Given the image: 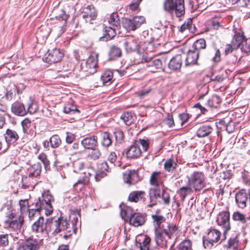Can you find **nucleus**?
Returning a JSON list of instances; mask_svg holds the SVG:
<instances>
[{
  "instance_id": "nucleus-1",
  "label": "nucleus",
  "mask_w": 250,
  "mask_h": 250,
  "mask_svg": "<svg viewBox=\"0 0 250 250\" xmlns=\"http://www.w3.org/2000/svg\"><path fill=\"white\" fill-rule=\"evenodd\" d=\"M156 244L164 248H173L177 241L178 229L174 224L166 221L162 215H152Z\"/></svg>"
},
{
  "instance_id": "nucleus-2",
  "label": "nucleus",
  "mask_w": 250,
  "mask_h": 250,
  "mask_svg": "<svg viewBox=\"0 0 250 250\" xmlns=\"http://www.w3.org/2000/svg\"><path fill=\"white\" fill-rule=\"evenodd\" d=\"M163 6L165 12L171 15L174 14L177 18L185 14L184 0H164Z\"/></svg>"
},
{
  "instance_id": "nucleus-3",
  "label": "nucleus",
  "mask_w": 250,
  "mask_h": 250,
  "mask_svg": "<svg viewBox=\"0 0 250 250\" xmlns=\"http://www.w3.org/2000/svg\"><path fill=\"white\" fill-rule=\"evenodd\" d=\"M53 201V196L48 192L42 193L41 197H39L35 204L37 209H42L45 210L46 214H50L53 211L51 202Z\"/></svg>"
},
{
  "instance_id": "nucleus-4",
  "label": "nucleus",
  "mask_w": 250,
  "mask_h": 250,
  "mask_svg": "<svg viewBox=\"0 0 250 250\" xmlns=\"http://www.w3.org/2000/svg\"><path fill=\"white\" fill-rule=\"evenodd\" d=\"M205 176L202 172L194 171L188 177V183L196 191H200L205 186Z\"/></svg>"
},
{
  "instance_id": "nucleus-5",
  "label": "nucleus",
  "mask_w": 250,
  "mask_h": 250,
  "mask_svg": "<svg viewBox=\"0 0 250 250\" xmlns=\"http://www.w3.org/2000/svg\"><path fill=\"white\" fill-rule=\"evenodd\" d=\"M221 233L217 229H211L206 236L203 237V243L205 248L211 249L214 244L220 239Z\"/></svg>"
},
{
  "instance_id": "nucleus-6",
  "label": "nucleus",
  "mask_w": 250,
  "mask_h": 250,
  "mask_svg": "<svg viewBox=\"0 0 250 250\" xmlns=\"http://www.w3.org/2000/svg\"><path fill=\"white\" fill-rule=\"evenodd\" d=\"M216 222L223 229L224 235L230 229V213L228 209L219 212L216 217Z\"/></svg>"
},
{
  "instance_id": "nucleus-7",
  "label": "nucleus",
  "mask_w": 250,
  "mask_h": 250,
  "mask_svg": "<svg viewBox=\"0 0 250 250\" xmlns=\"http://www.w3.org/2000/svg\"><path fill=\"white\" fill-rule=\"evenodd\" d=\"M145 18L143 16H135L131 19H123L122 25L127 31H134L144 23Z\"/></svg>"
},
{
  "instance_id": "nucleus-8",
  "label": "nucleus",
  "mask_w": 250,
  "mask_h": 250,
  "mask_svg": "<svg viewBox=\"0 0 250 250\" xmlns=\"http://www.w3.org/2000/svg\"><path fill=\"white\" fill-rule=\"evenodd\" d=\"M63 56V53L59 49L54 48L49 50L43 60L45 62L55 63L60 62Z\"/></svg>"
},
{
  "instance_id": "nucleus-9",
  "label": "nucleus",
  "mask_w": 250,
  "mask_h": 250,
  "mask_svg": "<svg viewBox=\"0 0 250 250\" xmlns=\"http://www.w3.org/2000/svg\"><path fill=\"white\" fill-rule=\"evenodd\" d=\"M82 17L86 22L91 24L92 21L94 20L97 16V12L93 5H88L82 8Z\"/></svg>"
},
{
  "instance_id": "nucleus-10",
  "label": "nucleus",
  "mask_w": 250,
  "mask_h": 250,
  "mask_svg": "<svg viewBox=\"0 0 250 250\" xmlns=\"http://www.w3.org/2000/svg\"><path fill=\"white\" fill-rule=\"evenodd\" d=\"M24 223V218L22 216L15 218L14 220H6L4 222L3 226L6 229L14 231L20 230Z\"/></svg>"
},
{
  "instance_id": "nucleus-11",
  "label": "nucleus",
  "mask_w": 250,
  "mask_h": 250,
  "mask_svg": "<svg viewBox=\"0 0 250 250\" xmlns=\"http://www.w3.org/2000/svg\"><path fill=\"white\" fill-rule=\"evenodd\" d=\"M142 151L139 146L134 144L130 146L128 148L125 149L123 154H125L126 157L128 159H137L141 155Z\"/></svg>"
},
{
  "instance_id": "nucleus-12",
  "label": "nucleus",
  "mask_w": 250,
  "mask_h": 250,
  "mask_svg": "<svg viewBox=\"0 0 250 250\" xmlns=\"http://www.w3.org/2000/svg\"><path fill=\"white\" fill-rule=\"evenodd\" d=\"M98 54L96 52H93L89 57L86 62V70L90 74H94L97 71L98 66Z\"/></svg>"
},
{
  "instance_id": "nucleus-13",
  "label": "nucleus",
  "mask_w": 250,
  "mask_h": 250,
  "mask_svg": "<svg viewBox=\"0 0 250 250\" xmlns=\"http://www.w3.org/2000/svg\"><path fill=\"white\" fill-rule=\"evenodd\" d=\"M124 46L127 52H134L139 49L138 40L133 37L126 38L124 42Z\"/></svg>"
},
{
  "instance_id": "nucleus-14",
  "label": "nucleus",
  "mask_w": 250,
  "mask_h": 250,
  "mask_svg": "<svg viewBox=\"0 0 250 250\" xmlns=\"http://www.w3.org/2000/svg\"><path fill=\"white\" fill-rule=\"evenodd\" d=\"M110 168L107 162H103L98 165V169L94 175L96 181H99L101 178L106 175L107 172H109Z\"/></svg>"
},
{
  "instance_id": "nucleus-15",
  "label": "nucleus",
  "mask_w": 250,
  "mask_h": 250,
  "mask_svg": "<svg viewBox=\"0 0 250 250\" xmlns=\"http://www.w3.org/2000/svg\"><path fill=\"white\" fill-rule=\"evenodd\" d=\"M41 240L35 239L26 240L21 248V250H39Z\"/></svg>"
},
{
  "instance_id": "nucleus-16",
  "label": "nucleus",
  "mask_w": 250,
  "mask_h": 250,
  "mask_svg": "<svg viewBox=\"0 0 250 250\" xmlns=\"http://www.w3.org/2000/svg\"><path fill=\"white\" fill-rule=\"evenodd\" d=\"M199 54V52H197V51L194 50L192 48L190 49L187 54L185 60L186 66H191L196 64Z\"/></svg>"
},
{
  "instance_id": "nucleus-17",
  "label": "nucleus",
  "mask_w": 250,
  "mask_h": 250,
  "mask_svg": "<svg viewBox=\"0 0 250 250\" xmlns=\"http://www.w3.org/2000/svg\"><path fill=\"white\" fill-rule=\"evenodd\" d=\"M248 195L246 190L242 189L239 190L235 195V202L237 206L241 208H244L247 206Z\"/></svg>"
},
{
  "instance_id": "nucleus-18",
  "label": "nucleus",
  "mask_w": 250,
  "mask_h": 250,
  "mask_svg": "<svg viewBox=\"0 0 250 250\" xmlns=\"http://www.w3.org/2000/svg\"><path fill=\"white\" fill-rule=\"evenodd\" d=\"M60 222H59V218L55 219L53 218H48L47 219V229L46 231L52 232L53 234H56L60 231Z\"/></svg>"
},
{
  "instance_id": "nucleus-19",
  "label": "nucleus",
  "mask_w": 250,
  "mask_h": 250,
  "mask_svg": "<svg viewBox=\"0 0 250 250\" xmlns=\"http://www.w3.org/2000/svg\"><path fill=\"white\" fill-rule=\"evenodd\" d=\"M47 227V220L44 221V218L40 216L32 225V229L36 232L42 233L44 230L46 231Z\"/></svg>"
},
{
  "instance_id": "nucleus-20",
  "label": "nucleus",
  "mask_w": 250,
  "mask_h": 250,
  "mask_svg": "<svg viewBox=\"0 0 250 250\" xmlns=\"http://www.w3.org/2000/svg\"><path fill=\"white\" fill-rule=\"evenodd\" d=\"M206 59L212 61L215 63L219 62L221 60V52L217 48L214 47L209 50L206 55Z\"/></svg>"
},
{
  "instance_id": "nucleus-21",
  "label": "nucleus",
  "mask_w": 250,
  "mask_h": 250,
  "mask_svg": "<svg viewBox=\"0 0 250 250\" xmlns=\"http://www.w3.org/2000/svg\"><path fill=\"white\" fill-rule=\"evenodd\" d=\"M123 178L125 183L129 184H135L139 181L138 173L135 170L126 171L124 173Z\"/></svg>"
},
{
  "instance_id": "nucleus-22",
  "label": "nucleus",
  "mask_w": 250,
  "mask_h": 250,
  "mask_svg": "<svg viewBox=\"0 0 250 250\" xmlns=\"http://www.w3.org/2000/svg\"><path fill=\"white\" fill-rule=\"evenodd\" d=\"M5 142L9 147L11 145L16 143L19 137L17 132L13 130L7 129L4 134Z\"/></svg>"
},
{
  "instance_id": "nucleus-23",
  "label": "nucleus",
  "mask_w": 250,
  "mask_h": 250,
  "mask_svg": "<svg viewBox=\"0 0 250 250\" xmlns=\"http://www.w3.org/2000/svg\"><path fill=\"white\" fill-rule=\"evenodd\" d=\"M182 56L178 54L173 57L168 63V68L173 71L179 70L182 65Z\"/></svg>"
},
{
  "instance_id": "nucleus-24",
  "label": "nucleus",
  "mask_w": 250,
  "mask_h": 250,
  "mask_svg": "<svg viewBox=\"0 0 250 250\" xmlns=\"http://www.w3.org/2000/svg\"><path fill=\"white\" fill-rule=\"evenodd\" d=\"M11 111L12 113L18 116H24L27 113L24 104L18 101L14 102L11 105Z\"/></svg>"
},
{
  "instance_id": "nucleus-25",
  "label": "nucleus",
  "mask_w": 250,
  "mask_h": 250,
  "mask_svg": "<svg viewBox=\"0 0 250 250\" xmlns=\"http://www.w3.org/2000/svg\"><path fill=\"white\" fill-rule=\"evenodd\" d=\"M146 194L145 192L141 190L131 192L128 196V200L130 202H137L139 201L145 202L146 200Z\"/></svg>"
},
{
  "instance_id": "nucleus-26",
  "label": "nucleus",
  "mask_w": 250,
  "mask_h": 250,
  "mask_svg": "<svg viewBox=\"0 0 250 250\" xmlns=\"http://www.w3.org/2000/svg\"><path fill=\"white\" fill-rule=\"evenodd\" d=\"M166 62V59L162 57L161 59L151 60L148 63L146 64L147 67L151 68V71L155 72L158 69H163V63Z\"/></svg>"
},
{
  "instance_id": "nucleus-27",
  "label": "nucleus",
  "mask_w": 250,
  "mask_h": 250,
  "mask_svg": "<svg viewBox=\"0 0 250 250\" xmlns=\"http://www.w3.org/2000/svg\"><path fill=\"white\" fill-rule=\"evenodd\" d=\"M245 39L243 32L240 30L238 31H235L231 41V43L234 47H236V49H237L240 47L241 44L244 42Z\"/></svg>"
},
{
  "instance_id": "nucleus-28",
  "label": "nucleus",
  "mask_w": 250,
  "mask_h": 250,
  "mask_svg": "<svg viewBox=\"0 0 250 250\" xmlns=\"http://www.w3.org/2000/svg\"><path fill=\"white\" fill-rule=\"evenodd\" d=\"M129 221L131 225L134 227H138L145 223V218L143 215L139 213H134Z\"/></svg>"
},
{
  "instance_id": "nucleus-29",
  "label": "nucleus",
  "mask_w": 250,
  "mask_h": 250,
  "mask_svg": "<svg viewBox=\"0 0 250 250\" xmlns=\"http://www.w3.org/2000/svg\"><path fill=\"white\" fill-rule=\"evenodd\" d=\"M81 144L85 148L93 149L98 144L97 137L93 136L90 137H86L82 141Z\"/></svg>"
},
{
  "instance_id": "nucleus-30",
  "label": "nucleus",
  "mask_w": 250,
  "mask_h": 250,
  "mask_svg": "<svg viewBox=\"0 0 250 250\" xmlns=\"http://www.w3.org/2000/svg\"><path fill=\"white\" fill-rule=\"evenodd\" d=\"M161 197V191L156 188L151 189L149 193V204L147 205L149 207H152L157 204V199Z\"/></svg>"
},
{
  "instance_id": "nucleus-31",
  "label": "nucleus",
  "mask_w": 250,
  "mask_h": 250,
  "mask_svg": "<svg viewBox=\"0 0 250 250\" xmlns=\"http://www.w3.org/2000/svg\"><path fill=\"white\" fill-rule=\"evenodd\" d=\"M115 27H106L104 35L99 38V41H107L114 38L116 35V28Z\"/></svg>"
},
{
  "instance_id": "nucleus-32",
  "label": "nucleus",
  "mask_w": 250,
  "mask_h": 250,
  "mask_svg": "<svg viewBox=\"0 0 250 250\" xmlns=\"http://www.w3.org/2000/svg\"><path fill=\"white\" fill-rule=\"evenodd\" d=\"M41 166L40 163H36L31 166L28 170V176L29 178L36 177L40 175Z\"/></svg>"
},
{
  "instance_id": "nucleus-33",
  "label": "nucleus",
  "mask_w": 250,
  "mask_h": 250,
  "mask_svg": "<svg viewBox=\"0 0 250 250\" xmlns=\"http://www.w3.org/2000/svg\"><path fill=\"white\" fill-rule=\"evenodd\" d=\"M195 26L192 24V20L191 19H188L181 26L179 31L181 33H183L186 30H188L190 32L194 33L195 32Z\"/></svg>"
},
{
  "instance_id": "nucleus-34",
  "label": "nucleus",
  "mask_w": 250,
  "mask_h": 250,
  "mask_svg": "<svg viewBox=\"0 0 250 250\" xmlns=\"http://www.w3.org/2000/svg\"><path fill=\"white\" fill-rule=\"evenodd\" d=\"M63 112L66 114H75L79 113L80 111L77 108L76 105L73 104V101L70 100L63 107Z\"/></svg>"
},
{
  "instance_id": "nucleus-35",
  "label": "nucleus",
  "mask_w": 250,
  "mask_h": 250,
  "mask_svg": "<svg viewBox=\"0 0 250 250\" xmlns=\"http://www.w3.org/2000/svg\"><path fill=\"white\" fill-rule=\"evenodd\" d=\"M177 193L180 195L181 200L184 201L188 195L193 193V190L189 187H183L177 191Z\"/></svg>"
},
{
  "instance_id": "nucleus-36",
  "label": "nucleus",
  "mask_w": 250,
  "mask_h": 250,
  "mask_svg": "<svg viewBox=\"0 0 250 250\" xmlns=\"http://www.w3.org/2000/svg\"><path fill=\"white\" fill-rule=\"evenodd\" d=\"M206 42L204 39L201 38L196 40L192 45L191 48L200 53V51L206 48Z\"/></svg>"
},
{
  "instance_id": "nucleus-37",
  "label": "nucleus",
  "mask_w": 250,
  "mask_h": 250,
  "mask_svg": "<svg viewBox=\"0 0 250 250\" xmlns=\"http://www.w3.org/2000/svg\"><path fill=\"white\" fill-rule=\"evenodd\" d=\"M108 23L116 28L120 26V20L117 12H113L107 18Z\"/></svg>"
},
{
  "instance_id": "nucleus-38",
  "label": "nucleus",
  "mask_w": 250,
  "mask_h": 250,
  "mask_svg": "<svg viewBox=\"0 0 250 250\" xmlns=\"http://www.w3.org/2000/svg\"><path fill=\"white\" fill-rule=\"evenodd\" d=\"M221 103V99L217 95H213L209 99L207 102V105L212 108H217Z\"/></svg>"
},
{
  "instance_id": "nucleus-39",
  "label": "nucleus",
  "mask_w": 250,
  "mask_h": 250,
  "mask_svg": "<svg viewBox=\"0 0 250 250\" xmlns=\"http://www.w3.org/2000/svg\"><path fill=\"white\" fill-rule=\"evenodd\" d=\"M122 55L121 49L116 45H113L110 49L109 56L111 60L121 57Z\"/></svg>"
},
{
  "instance_id": "nucleus-40",
  "label": "nucleus",
  "mask_w": 250,
  "mask_h": 250,
  "mask_svg": "<svg viewBox=\"0 0 250 250\" xmlns=\"http://www.w3.org/2000/svg\"><path fill=\"white\" fill-rule=\"evenodd\" d=\"M212 131L210 126H201L197 131V135L199 137H204L208 135Z\"/></svg>"
},
{
  "instance_id": "nucleus-41",
  "label": "nucleus",
  "mask_w": 250,
  "mask_h": 250,
  "mask_svg": "<svg viewBox=\"0 0 250 250\" xmlns=\"http://www.w3.org/2000/svg\"><path fill=\"white\" fill-rule=\"evenodd\" d=\"M206 24L209 29L216 30L221 26L220 20L216 18H212L207 21Z\"/></svg>"
},
{
  "instance_id": "nucleus-42",
  "label": "nucleus",
  "mask_w": 250,
  "mask_h": 250,
  "mask_svg": "<svg viewBox=\"0 0 250 250\" xmlns=\"http://www.w3.org/2000/svg\"><path fill=\"white\" fill-rule=\"evenodd\" d=\"M133 214L132 208L129 207H125L121 211V215L125 221L129 220Z\"/></svg>"
},
{
  "instance_id": "nucleus-43",
  "label": "nucleus",
  "mask_w": 250,
  "mask_h": 250,
  "mask_svg": "<svg viewBox=\"0 0 250 250\" xmlns=\"http://www.w3.org/2000/svg\"><path fill=\"white\" fill-rule=\"evenodd\" d=\"M237 59V56L233 53L232 54L225 56L224 61L225 64L233 66L236 64Z\"/></svg>"
},
{
  "instance_id": "nucleus-44",
  "label": "nucleus",
  "mask_w": 250,
  "mask_h": 250,
  "mask_svg": "<svg viewBox=\"0 0 250 250\" xmlns=\"http://www.w3.org/2000/svg\"><path fill=\"white\" fill-rule=\"evenodd\" d=\"M232 218L234 221L239 222L242 224H245L247 222L246 215L238 211L233 212Z\"/></svg>"
},
{
  "instance_id": "nucleus-45",
  "label": "nucleus",
  "mask_w": 250,
  "mask_h": 250,
  "mask_svg": "<svg viewBox=\"0 0 250 250\" xmlns=\"http://www.w3.org/2000/svg\"><path fill=\"white\" fill-rule=\"evenodd\" d=\"M113 78V72L110 70L105 71L101 76V79L104 85H105L111 81Z\"/></svg>"
},
{
  "instance_id": "nucleus-46",
  "label": "nucleus",
  "mask_w": 250,
  "mask_h": 250,
  "mask_svg": "<svg viewBox=\"0 0 250 250\" xmlns=\"http://www.w3.org/2000/svg\"><path fill=\"white\" fill-rule=\"evenodd\" d=\"M31 178L28 176H24L22 178V188L24 189H33L34 185L31 182Z\"/></svg>"
},
{
  "instance_id": "nucleus-47",
  "label": "nucleus",
  "mask_w": 250,
  "mask_h": 250,
  "mask_svg": "<svg viewBox=\"0 0 250 250\" xmlns=\"http://www.w3.org/2000/svg\"><path fill=\"white\" fill-rule=\"evenodd\" d=\"M176 248L179 250H192V242L189 240H185Z\"/></svg>"
},
{
  "instance_id": "nucleus-48",
  "label": "nucleus",
  "mask_w": 250,
  "mask_h": 250,
  "mask_svg": "<svg viewBox=\"0 0 250 250\" xmlns=\"http://www.w3.org/2000/svg\"><path fill=\"white\" fill-rule=\"evenodd\" d=\"M51 147L57 148L61 144L62 141L58 135H52L49 140Z\"/></svg>"
},
{
  "instance_id": "nucleus-49",
  "label": "nucleus",
  "mask_w": 250,
  "mask_h": 250,
  "mask_svg": "<svg viewBox=\"0 0 250 250\" xmlns=\"http://www.w3.org/2000/svg\"><path fill=\"white\" fill-rule=\"evenodd\" d=\"M120 119L125 125H131L132 123V116L130 112L124 113L121 116Z\"/></svg>"
},
{
  "instance_id": "nucleus-50",
  "label": "nucleus",
  "mask_w": 250,
  "mask_h": 250,
  "mask_svg": "<svg viewBox=\"0 0 250 250\" xmlns=\"http://www.w3.org/2000/svg\"><path fill=\"white\" fill-rule=\"evenodd\" d=\"M77 213V212L71 213L69 217L70 219L71 225L72 226L71 228L73 229V232H74L75 233H76V231L77 229L75 226H77V223H78V216H79V214Z\"/></svg>"
},
{
  "instance_id": "nucleus-51",
  "label": "nucleus",
  "mask_w": 250,
  "mask_h": 250,
  "mask_svg": "<svg viewBox=\"0 0 250 250\" xmlns=\"http://www.w3.org/2000/svg\"><path fill=\"white\" fill-rule=\"evenodd\" d=\"M177 165V164L174 162L173 160L169 159L165 162L164 168L166 170L172 172L176 168Z\"/></svg>"
},
{
  "instance_id": "nucleus-52",
  "label": "nucleus",
  "mask_w": 250,
  "mask_h": 250,
  "mask_svg": "<svg viewBox=\"0 0 250 250\" xmlns=\"http://www.w3.org/2000/svg\"><path fill=\"white\" fill-rule=\"evenodd\" d=\"M229 249H237L239 248V240L237 237L230 238L228 243Z\"/></svg>"
},
{
  "instance_id": "nucleus-53",
  "label": "nucleus",
  "mask_w": 250,
  "mask_h": 250,
  "mask_svg": "<svg viewBox=\"0 0 250 250\" xmlns=\"http://www.w3.org/2000/svg\"><path fill=\"white\" fill-rule=\"evenodd\" d=\"M103 140L102 144L103 146L108 147L112 144L111 140L109 136V134L107 132H104L102 134Z\"/></svg>"
},
{
  "instance_id": "nucleus-54",
  "label": "nucleus",
  "mask_w": 250,
  "mask_h": 250,
  "mask_svg": "<svg viewBox=\"0 0 250 250\" xmlns=\"http://www.w3.org/2000/svg\"><path fill=\"white\" fill-rule=\"evenodd\" d=\"M59 222H60V231L63 230H68L71 229L70 227L71 223L67 222L66 220H63L61 218H59Z\"/></svg>"
},
{
  "instance_id": "nucleus-55",
  "label": "nucleus",
  "mask_w": 250,
  "mask_h": 250,
  "mask_svg": "<svg viewBox=\"0 0 250 250\" xmlns=\"http://www.w3.org/2000/svg\"><path fill=\"white\" fill-rule=\"evenodd\" d=\"M240 48L242 52L246 53L247 55L250 54V42H248L247 39L245 40Z\"/></svg>"
},
{
  "instance_id": "nucleus-56",
  "label": "nucleus",
  "mask_w": 250,
  "mask_h": 250,
  "mask_svg": "<svg viewBox=\"0 0 250 250\" xmlns=\"http://www.w3.org/2000/svg\"><path fill=\"white\" fill-rule=\"evenodd\" d=\"M160 174V172H153L152 173L150 178V183L151 185L155 187L158 186V177Z\"/></svg>"
},
{
  "instance_id": "nucleus-57",
  "label": "nucleus",
  "mask_w": 250,
  "mask_h": 250,
  "mask_svg": "<svg viewBox=\"0 0 250 250\" xmlns=\"http://www.w3.org/2000/svg\"><path fill=\"white\" fill-rule=\"evenodd\" d=\"M92 151L89 154V157L93 159L97 160L99 159L101 156V152L99 149L98 148H93L91 149Z\"/></svg>"
},
{
  "instance_id": "nucleus-58",
  "label": "nucleus",
  "mask_w": 250,
  "mask_h": 250,
  "mask_svg": "<svg viewBox=\"0 0 250 250\" xmlns=\"http://www.w3.org/2000/svg\"><path fill=\"white\" fill-rule=\"evenodd\" d=\"M179 117L181 121V125H183L189 121L191 115L187 113H183L179 115Z\"/></svg>"
},
{
  "instance_id": "nucleus-59",
  "label": "nucleus",
  "mask_w": 250,
  "mask_h": 250,
  "mask_svg": "<svg viewBox=\"0 0 250 250\" xmlns=\"http://www.w3.org/2000/svg\"><path fill=\"white\" fill-rule=\"evenodd\" d=\"M235 49L236 50V47H234L232 43L227 44L225 47V56L232 54Z\"/></svg>"
},
{
  "instance_id": "nucleus-60",
  "label": "nucleus",
  "mask_w": 250,
  "mask_h": 250,
  "mask_svg": "<svg viewBox=\"0 0 250 250\" xmlns=\"http://www.w3.org/2000/svg\"><path fill=\"white\" fill-rule=\"evenodd\" d=\"M69 16L66 14L64 11H62V13L60 15L57 17L58 20L61 22L62 25H65L66 23V21L68 19Z\"/></svg>"
},
{
  "instance_id": "nucleus-61",
  "label": "nucleus",
  "mask_w": 250,
  "mask_h": 250,
  "mask_svg": "<svg viewBox=\"0 0 250 250\" xmlns=\"http://www.w3.org/2000/svg\"><path fill=\"white\" fill-rule=\"evenodd\" d=\"M38 109L37 104L33 101L29 104L27 112H29L30 114H32L37 112Z\"/></svg>"
},
{
  "instance_id": "nucleus-62",
  "label": "nucleus",
  "mask_w": 250,
  "mask_h": 250,
  "mask_svg": "<svg viewBox=\"0 0 250 250\" xmlns=\"http://www.w3.org/2000/svg\"><path fill=\"white\" fill-rule=\"evenodd\" d=\"M8 244V235L0 234V246H5Z\"/></svg>"
},
{
  "instance_id": "nucleus-63",
  "label": "nucleus",
  "mask_w": 250,
  "mask_h": 250,
  "mask_svg": "<svg viewBox=\"0 0 250 250\" xmlns=\"http://www.w3.org/2000/svg\"><path fill=\"white\" fill-rule=\"evenodd\" d=\"M19 205L21 211L22 212H24L28 207V201L27 200H21L19 202Z\"/></svg>"
},
{
  "instance_id": "nucleus-64",
  "label": "nucleus",
  "mask_w": 250,
  "mask_h": 250,
  "mask_svg": "<svg viewBox=\"0 0 250 250\" xmlns=\"http://www.w3.org/2000/svg\"><path fill=\"white\" fill-rule=\"evenodd\" d=\"M83 162L80 161L75 162L73 164L74 171L75 172H78V170L82 169L83 167Z\"/></svg>"
}]
</instances>
